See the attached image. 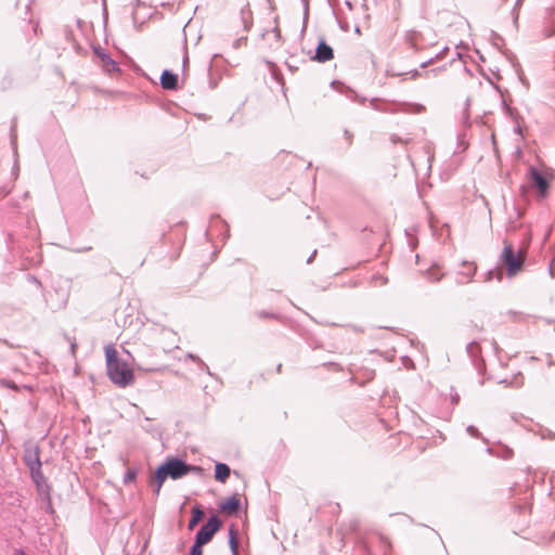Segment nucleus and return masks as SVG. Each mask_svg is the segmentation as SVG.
Here are the masks:
<instances>
[{
	"label": "nucleus",
	"mask_w": 555,
	"mask_h": 555,
	"mask_svg": "<svg viewBox=\"0 0 555 555\" xmlns=\"http://www.w3.org/2000/svg\"><path fill=\"white\" fill-rule=\"evenodd\" d=\"M462 269L457 271V285H464L470 283L476 274L477 267L473 262L463 261L461 263Z\"/></svg>",
	"instance_id": "423d86ee"
},
{
	"label": "nucleus",
	"mask_w": 555,
	"mask_h": 555,
	"mask_svg": "<svg viewBox=\"0 0 555 555\" xmlns=\"http://www.w3.org/2000/svg\"><path fill=\"white\" fill-rule=\"evenodd\" d=\"M423 274L429 282L437 283L442 280L446 272L439 264L433 263Z\"/></svg>",
	"instance_id": "9b49d317"
},
{
	"label": "nucleus",
	"mask_w": 555,
	"mask_h": 555,
	"mask_svg": "<svg viewBox=\"0 0 555 555\" xmlns=\"http://www.w3.org/2000/svg\"><path fill=\"white\" fill-rule=\"evenodd\" d=\"M201 472L202 468L198 466H194L191 464H188L185 461L179 459V457H171L168 459L166 462H164L157 469L156 473L158 474L159 479L171 478L173 480L179 479L190 472Z\"/></svg>",
	"instance_id": "7ed1b4c3"
},
{
	"label": "nucleus",
	"mask_w": 555,
	"mask_h": 555,
	"mask_svg": "<svg viewBox=\"0 0 555 555\" xmlns=\"http://www.w3.org/2000/svg\"><path fill=\"white\" fill-rule=\"evenodd\" d=\"M11 145L14 156L17 157V134L15 131V124L11 128Z\"/></svg>",
	"instance_id": "4be33fe9"
},
{
	"label": "nucleus",
	"mask_w": 555,
	"mask_h": 555,
	"mask_svg": "<svg viewBox=\"0 0 555 555\" xmlns=\"http://www.w3.org/2000/svg\"><path fill=\"white\" fill-rule=\"evenodd\" d=\"M220 518L217 515H211L207 522L197 531L193 545L203 547V545L211 541L212 537L220 529Z\"/></svg>",
	"instance_id": "20e7f679"
},
{
	"label": "nucleus",
	"mask_w": 555,
	"mask_h": 555,
	"mask_svg": "<svg viewBox=\"0 0 555 555\" xmlns=\"http://www.w3.org/2000/svg\"><path fill=\"white\" fill-rule=\"evenodd\" d=\"M345 135H346V139L348 140V142L350 143L352 134L348 130H345Z\"/></svg>",
	"instance_id": "473e14b6"
},
{
	"label": "nucleus",
	"mask_w": 555,
	"mask_h": 555,
	"mask_svg": "<svg viewBox=\"0 0 555 555\" xmlns=\"http://www.w3.org/2000/svg\"><path fill=\"white\" fill-rule=\"evenodd\" d=\"M137 478V470L135 469H128L124 476V483H130L134 481Z\"/></svg>",
	"instance_id": "393cba45"
},
{
	"label": "nucleus",
	"mask_w": 555,
	"mask_h": 555,
	"mask_svg": "<svg viewBox=\"0 0 555 555\" xmlns=\"http://www.w3.org/2000/svg\"><path fill=\"white\" fill-rule=\"evenodd\" d=\"M15 555H26V554L22 550H16Z\"/></svg>",
	"instance_id": "c9c22d12"
},
{
	"label": "nucleus",
	"mask_w": 555,
	"mask_h": 555,
	"mask_svg": "<svg viewBox=\"0 0 555 555\" xmlns=\"http://www.w3.org/2000/svg\"><path fill=\"white\" fill-rule=\"evenodd\" d=\"M204 517V511L199 505H195L192 509V517L188 524V529L193 530L195 526L202 520Z\"/></svg>",
	"instance_id": "dca6fc26"
},
{
	"label": "nucleus",
	"mask_w": 555,
	"mask_h": 555,
	"mask_svg": "<svg viewBox=\"0 0 555 555\" xmlns=\"http://www.w3.org/2000/svg\"><path fill=\"white\" fill-rule=\"evenodd\" d=\"M506 315L513 322H526L530 318L529 314H526L521 311H516V310H508L506 312Z\"/></svg>",
	"instance_id": "a211bd4d"
},
{
	"label": "nucleus",
	"mask_w": 555,
	"mask_h": 555,
	"mask_svg": "<svg viewBox=\"0 0 555 555\" xmlns=\"http://www.w3.org/2000/svg\"><path fill=\"white\" fill-rule=\"evenodd\" d=\"M430 62H431V60L429 61V63H430ZM427 64H428V62H424V63H422V67H426V66H427Z\"/></svg>",
	"instance_id": "ea45409f"
},
{
	"label": "nucleus",
	"mask_w": 555,
	"mask_h": 555,
	"mask_svg": "<svg viewBox=\"0 0 555 555\" xmlns=\"http://www.w3.org/2000/svg\"><path fill=\"white\" fill-rule=\"evenodd\" d=\"M503 250L499 257L500 264L506 269L509 278L515 276L521 269L525 262V249L520 247L515 250L513 245L504 241Z\"/></svg>",
	"instance_id": "f03ea898"
},
{
	"label": "nucleus",
	"mask_w": 555,
	"mask_h": 555,
	"mask_svg": "<svg viewBox=\"0 0 555 555\" xmlns=\"http://www.w3.org/2000/svg\"><path fill=\"white\" fill-rule=\"evenodd\" d=\"M231 474L229 465L224 463H217L215 466V478L220 482H225Z\"/></svg>",
	"instance_id": "2eb2a0df"
},
{
	"label": "nucleus",
	"mask_w": 555,
	"mask_h": 555,
	"mask_svg": "<svg viewBox=\"0 0 555 555\" xmlns=\"http://www.w3.org/2000/svg\"><path fill=\"white\" fill-rule=\"evenodd\" d=\"M493 279H496L499 282L502 281V279H503V271H502L501 268H495V269L489 270L486 273L485 282H490Z\"/></svg>",
	"instance_id": "6ab92c4d"
},
{
	"label": "nucleus",
	"mask_w": 555,
	"mask_h": 555,
	"mask_svg": "<svg viewBox=\"0 0 555 555\" xmlns=\"http://www.w3.org/2000/svg\"><path fill=\"white\" fill-rule=\"evenodd\" d=\"M189 555H203V548L201 546H197V545H192L190 547Z\"/></svg>",
	"instance_id": "c756f323"
},
{
	"label": "nucleus",
	"mask_w": 555,
	"mask_h": 555,
	"mask_svg": "<svg viewBox=\"0 0 555 555\" xmlns=\"http://www.w3.org/2000/svg\"><path fill=\"white\" fill-rule=\"evenodd\" d=\"M504 460L511 459L513 456V450L509 448H504L501 454H496Z\"/></svg>",
	"instance_id": "cd10ccee"
},
{
	"label": "nucleus",
	"mask_w": 555,
	"mask_h": 555,
	"mask_svg": "<svg viewBox=\"0 0 555 555\" xmlns=\"http://www.w3.org/2000/svg\"><path fill=\"white\" fill-rule=\"evenodd\" d=\"M354 31H356L357 34H360V27H359V26H357V27H356V29H354Z\"/></svg>",
	"instance_id": "a19ab883"
},
{
	"label": "nucleus",
	"mask_w": 555,
	"mask_h": 555,
	"mask_svg": "<svg viewBox=\"0 0 555 555\" xmlns=\"http://www.w3.org/2000/svg\"><path fill=\"white\" fill-rule=\"evenodd\" d=\"M459 399H460L459 395H455V396L452 397V402L453 403H457Z\"/></svg>",
	"instance_id": "f704fd0d"
},
{
	"label": "nucleus",
	"mask_w": 555,
	"mask_h": 555,
	"mask_svg": "<svg viewBox=\"0 0 555 555\" xmlns=\"http://www.w3.org/2000/svg\"><path fill=\"white\" fill-rule=\"evenodd\" d=\"M398 140H399V139H398L396 135H392V137H391V141H392V142H395V143H396Z\"/></svg>",
	"instance_id": "58836bf2"
},
{
	"label": "nucleus",
	"mask_w": 555,
	"mask_h": 555,
	"mask_svg": "<svg viewBox=\"0 0 555 555\" xmlns=\"http://www.w3.org/2000/svg\"><path fill=\"white\" fill-rule=\"evenodd\" d=\"M375 108H376L377 111H382V112H390V109H388V108H384V107H380V106H377V105L375 106ZM392 112H393V111H391V113H392Z\"/></svg>",
	"instance_id": "72a5a7b5"
},
{
	"label": "nucleus",
	"mask_w": 555,
	"mask_h": 555,
	"mask_svg": "<svg viewBox=\"0 0 555 555\" xmlns=\"http://www.w3.org/2000/svg\"><path fill=\"white\" fill-rule=\"evenodd\" d=\"M500 383L501 384H505V385H511V386H514V387L518 388V387H520L522 385V379L516 377L513 382H507V379H503Z\"/></svg>",
	"instance_id": "bb28decb"
},
{
	"label": "nucleus",
	"mask_w": 555,
	"mask_h": 555,
	"mask_svg": "<svg viewBox=\"0 0 555 555\" xmlns=\"http://www.w3.org/2000/svg\"><path fill=\"white\" fill-rule=\"evenodd\" d=\"M332 86H333V87L341 86V83H340V82H337V81H333V82H332Z\"/></svg>",
	"instance_id": "e433bc0d"
},
{
	"label": "nucleus",
	"mask_w": 555,
	"mask_h": 555,
	"mask_svg": "<svg viewBox=\"0 0 555 555\" xmlns=\"http://www.w3.org/2000/svg\"><path fill=\"white\" fill-rule=\"evenodd\" d=\"M281 367H282V364H279V366H278L279 372L281 371Z\"/></svg>",
	"instance_id": "37998d69"
},
{
	"label": "nucleus",
	"mask_w": 555,
	"mask_h": 555,
	"mask_svg": "<svg viewBox=\"0 0 555 555\" xmlns=\"http://www.w3.org/2000/svg\"><path fill=\"white\" fill-rule=\"evenodd\" d=\"M257 315L261 319L263 318H273V319H278V314L275 313H272V312H268V311H258L257 312Z\"/></svg>",
	"instance_id": "c85d7f7f"
},
{
	"label": "nucleus",
	"mask_w": 555,
	"mask_h": 555,
	"mask_svg": "<svg viewBox=\"0 0 555 555\" xmlns=\"http://www.w3.org/2000/svg\"><path fill=\"white\" fill-rule=\"evenodd\" d=\"M304 4L305 20L308 17L309 2L308 0H301Z\"/></svg>",
	"instance_id": "7c9ffc66"
},
{
	"label": "nucleus",
	"mask_w": 555,
	"mask_h": 555,
	"mask_svg": "<svg viewBox=\"0 0 555 555\" xmlns=\"http://www.w3.org/2000/svg\"><path fill=\"white\" fill-rule=\"evenodd\" d=\"M466 433L473 437V438H478V439H482L485 442H487V440L482 437L481 433L478 430V428H476L475 426L473 425H469L466 427Z\"/></svg>",
	"instance_id": "5701e85b"
},
{
	"label": "nucleus",
	"mask_w": 555,
	"mask_h": 555,
	"mask_svg": "<svg viewBox=\"0 0 555 555\" xmlns=\"http://www.w3.org/2000/svg\"><path fill=\"white\" fill-rule=\"evenodd\" d=\"M188 62V56H184L183 63L185 64Z\"/></svg>",
	"instance_id": "79ce46f5"
},
{
	"label": "nucleus",
	"mask_w": 555,
	"mask_h": 555,
	"mask_svg": "<svg viewBox=\"0 0 555 555\" xmlns=\"http://www.w3.org/2000/svg\"><path fill=\"white\" fill-rule=\"evenodd\" d=\"M371 283L373 286H384L388 283V278L382 274L372 275Z\"/></svg>",
	"instance_id": "412c9836"
},
{
	"label": "nucleus",
	"mask_w": 555,
	"mask_h": 555,
	"mask_svg": "<svg viewBox=\"0 0 555 555\" xmlns=\"http://www.w3.org/2000/svg\"><path fill=\"white\" fill-rule=\"evenodd\" d=\"M466 351H467L469 358L472 359L474 365L476 367H480L483 361H482V359H480L481 349H480L479 344L477 341L469 343L466 346Z\"/></svg>",
	"instance_id": "ddd939ff"
},
{
	"label": "nucleus",
	"mask_w": 555,
	"mask_h": 555,
	"mask_svg": "<svg viewBox=\"0 0 555 555\" xmlns=\"http://www.w3.org/2000/svg\"><path fill=\"white\" fill-rule=\"evenodd\" d=\"M221 509L229 513V514H235L240 511L241 508V502L240 500L236 498V495H232L230 496L227 501H224L221 505H220Z\"/></svg>",
	"instance_id": "4468645a"
},
{
	"label": "nucleus",
	"mask_w": 555,
	"mask_h": 555,
	"mask_svg": "<svg viewBox=\"0 0 555 555\" xmlns=\"http://www.w3.org/2000/svg\"><path fill=\"white\" fill-rule=\"evenodd\" d=\"M160 86L165 90H176L178 87V76L165 69L160 75Z\"/></svg>",
	"instance_id": "1a4fd4ad"
},
{
	"label": "nucleus",
	"mask_w": 555,
	"mask_h": 555,
	"mask_svg": "<svg viewBox=\"0 0 555 555\" xmlns=\"http://www.w3.org/2000/svg\"><path fill=\"white\" fill-rule=\"evenodd\" d=\"M189 358H191L194 361H197L201 364L202 369L207 372V374H211L207 364H205L197 356L190 353Z\"/></svg>",
	"instance_id": "a878e982"
},
{
	"label": "nucleus",
	"mask_w": 555,
	"mask_h": 555,
	"mask_svg": "<svg viewBox=\"0 0 555 555\" xmlns=\"http://www.w3.org/2000/svg\"><path fill=\"white\" fill-rule=\"evenodd\" d=\"M94 53L101 60L102 67L107 73L119 70L118 64L101 47L93 48Z\"/></svg>",
	"instance_id": "6e6552de"
},
{
	"label": "nucleus",
	"mask_w": 555,
	"mask_h": 555,
	"mask_svg": "<svg viewBox=\"0 0 555 555\" xmlns=\"http://www.w3.org/2000/svg\"><path fill=\"white\" fill-rule=\"evenodd\" d=\"M334 57V51L331 46H328L324 39H320L314 54L311 56L312 61H317L319 63H325L331 61Z\"/></svg>",
	"instance_id": "0eeeda50"
},
{
	"label": "nucleus",
	"mask_w": 555,
	"mask_h": 555,
	"mask_svg": "<svg viewBox=\"0 0 555 555\" xmlns=\"http://www.w3.org/2000/svg\"><path fill=\"white\" fill-rule=\"evenodd\" d=\"M24 461L29 470L41 468L39 449L27 450L24 456Z\"/></svg>",
	"instance_id": "9d476101"
},
{
	"label": "nucleus",
	"mask_w": 555,
	"mask_h": 555,
	"mask_svg": "<svg viewBox=\"0 0 555 555\" xmlns=\"http://www.w3.org/2000/svg\"><path fill=\"white\" fill-rule=\"evenodd\" d=\"M346 5L349 8V9H352V4L350 1H346Z\"/></svg>",
	"instance_id": "4c0bfd02"
},
{
	"label": "nucleus",
	"mask_w": 555,
	"mask_h": 555,
	"mask_svg": "<svg viewBox=\"0 0 555 555\" xmlns=\"http://www.w3.org/2000/svg\"><path fill=\"white\" fill-rule=\"evenodd\" d=\"M513 210H514V214L509 216L507 224H506L507 232H515L521 227V223L519 222V220L521 219V217L524 215L522 210L517 206H514Z\"/></svg>",
	"instance_id": "f8f14e48"
},
{
	"label": "nucleus",
	"mask_w": 555,
	"mask_h": 555,
	"mask_svg": "<svg viewBox=\"0 0 555 555\" xmlns=\"http://www.w3.org/2000/svg\"><path fill=\"white\" fill-rule=\"evenodd\" d=\"M317 255V250H313V253L310 255V257L307 259V263H311L313 258L315 257Z\"/></svg>",
	"instance_id": "2f4dec72"
},
{
	"label": "nucleus",
	"mask_w": 555,
	"mask_h": 555,
	"mask_svg": "<svg viewBox=\"0 0 555 555\" xmlns=\"http://www.w3.org/2000/svg\"><path fill=\"white\" fill-rule=\"evenodd\" d=\"M106 370L107 375L113 384L118 387L126 388L133 384L134 375L126 361L118 358L117 350L114 346L105 347Z\"/></svg>",
	"instance_id": "f257e3e1"
},
{
	"label": "nucleus",
	"mask_w": 555,
	"mask_h": 555,
	"mask_svg": "<svg viewBox=\"0 0 555 555\" xmlns=\"http://www.w3.org/2000/svg\"><path fill=\"white\" fill-rule=\"evenodd\" d=\"M529 177L539 195L545 197L550 186L547 179L535 167H530Z\"/></svg>",
	"instance_id": "39448f33"
},
{
	"label": "nucleus",
	"mask_w": 555,
	"mask_h": 555,
	"mask_svg": "<svg viewBox=\"0 0 555 555\" xmlns=\"http://www.w3.org/2000/svg\"><path fill=\"white\" fill-rule=\"evenodd\" d=\"M30 475H31L33 480L37 485V487L40 489L41 485L44 482V477H43V474L41 472V468L31 470Z\"/></svg>",
	"instance_id": "aec40b11"
},
{
	"label": "nucleus",
	"mask_w": 555,
	"mask_h": 555,
	"mask_svg": "<svg viewBox=\"0 0 555 555\" xmlns=\"http://www.w3.org/2000/svg\"><path fill=\"white\" fill-rule=\"evenodd\" d=\"M165 479H159L158 478V474L155 472V476H154V489H153V492L155 495H158L159 492H160V489L163 487V483H164Z\"/></svg>",
	"instance_id": "b1692460"
},
{
	"label": "nucleus",
	"mask_w": 555,
	"mask_h": 555,
	"mask_svg": "<svg viewBox=\"0 0 555 555\" xmlns=\"http://www.w3.org/2000/svg\"><path fill=\"white\" fill-rule=\"evenodd\" d=\"M229 546L233 555H238L237 530L234 525L229 528Z\"/></svg>",
	"instance_id": "f3484780"
}]
</instances>
